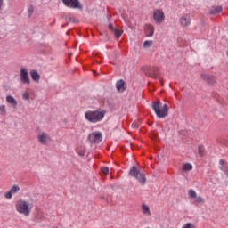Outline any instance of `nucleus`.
<instances>
[{"label":"nucleus","mask_w":228,"mask_h":228,"mask_svg":"<svg viewBox=\"0 0 228 228\" xmlns=\"http://www.w3.org/2000/svg\"><path fill=\"white\" fill-rule=\"evenodd\" d=\"M198 151H199V156H200L201 158H203V156H206V151H204V146L199 145Z\"/></svg>","instance_id":"b1692460"},{"label":"nucleus","mask_w":228,"mask_h":228,"mask_svg":"<svg viewBox=\"0 0 228 228\" xmlns=\"http://www.w3.org/2000/svg\"><path fill=\"white\" fill-rule=\"evenodd\" d=\"M5 99H6V102L8 104H11V106H12V108H17L18 102H17V100L13 96L7 95Z\"/></svg>","instance_id":"2eb2a0df"},{"label":"nucleus","mask_w":228,"mask_h":228,"mask_svg":"<svg viewBox=\"0 0 228 228\" xmlns=\"http://www.w3.org/2000/svg\"><path fill=\"white\" fill-rule=\"evenodd\" d=\"M116 88L118 92H126L127 86H126V82H124V80L120 79L116 83Z\"/></svg>","instance_id":"4468645a"},{"label":"nucleus","mask_w":228,"mask_h":228,"mask_svg":"<svg viewBox=\"0 0 228 228\" xmlns=\"http://www.w3.org/2000/svg\"><path fill=\"white\" fill-rule=\"evenodd\" d=\"M194 202L195 204H205L206 203V200H204L202 198V196H197L196 198H194Z\"/></svg>","instance_id":"412c9836"},{"label":"nucleus","mask_w":228,"mask_h":228,"mask_svg":"<svg viewBox=\"0 0 228 228\" xmlns=\"http://www.w3.org/2000/svg\"><path fill=\"white\" fill-rule=\"evenodd\" d=\"M151 108L159 118L168 117V105L164 104L161 108V102L157 101L152 102Z\"/></svg>","instance_id":"7ed1b4c3"},{"label":"nucleus","mask_w":228,"mask_h":228,"mask_svg":"<svg viewBox=\"0 0 228 228\" xmlns=\"http://www.w3.org/2000/svg\"><path fill=\"white\" fill-rule=\"evenodd\" d=\"M109 29H110V31H115V28H113V24H109Z\"/></svg>","instance_id":"2f4dec72"},{"label":"nucleus","mask_w":228,"mask_h":228,"mask_svg":"<svg viewBox=\"0 0 228 228\" xmlns=\"http://www.w3.org/2000/svg\"><path fill=\"white\" fill-rule=\"evenodd\" d=\"M20 79L23 85H29L31 80L29 79V73H28V69L26 68L20 69Z\"/></svg>","instance_id":"1a4fd4ad"},{"label":"nucleus","mask_w":228,"mask_h":228,"mask_svg":"<svg viewBox=\"0 0 228 228\" xmlns=\"http://www.w3.org/2000/svg\"><path fill=\"white\" fill-rule=\"evenodd\" d=\"M142 211L143 215H147L148 216H151V208H149V206L142 204Z\"/></svg>","instance_id":"a211bd4d"},{"label":"nucleus","mask_w":228,"mask_h":228,"mask_svg":"<svg viewBox=\"0 0 228 228\" xmlns=\"http://www.w3.org/2000/svg\"><path fill=\"white\" fill-rule=\"evenodd\" d=\"M17 213L24 216H29L33 211L34 205L28 200L20 199L15 203Z\"/></svg>","instance_id":"f257e3e1"},{"label":"nucleus","mask_w":228,"mask_h":228,"mask_svg":"<svg viewBox=\"0 0 228 228\" xmlns=\"http://www.w3.org/2000/svg\"><path fill=\"white\" fill-rule=\"evenodd\" d=\"M30 77H32V79L36 82L38 83L40 81V74H38V72H37V70L32 69L29 72Z\"/></svg>","instance_id":"f3484780"},{"label":"nucleus","mask_w":228,"mask_h":228,"mask_svg":"<svg viewBox=\"0 0 228 228\" xmlns=\"http://www.w3.org/2000/svg\"><path fill=\"white\" fill-rule=\"evenodd\" d=\"M129 174L132 177H134L135 179H137V181H139L140 184L143 185L147 183L145 175L143 173L140 172V170L136 167H133L130 169Z\"/></svg>","instance_id":"20e7f679"},{"label":"nucleus","mask_w":228,"mask_h":228,"mask_svg":"<svg viewBox=\"0 0 228 228\" xmlns=\"http://www.w3.org/2000/svg\"><path fill=\"white\" fill-rule=\"evenodd\" d=\"M159 69L158 68H155L154 69H153V71L151 73V77H153L154 79H156V77H158V76H159Z\"/></svg>","instance_id":"a878e982"},{"label":"nucleus","mask_w":228,"mask_h":228,"mask_svg":"<svg viewBox=\"0 0 228 228\" xmlns=\"http://www.w3.org/2000/svg\"><path fill=\"white\" fill-rule=\"evenodd\" d=\"M132 127H134V129H136V127H138V125L136 123H133L132 124Z\"/></svg>","instance_id":"72a5a7b5"},{"label":"nucleus","mask_w":228,"mask_h":228,"mask_svg":"<svg viewBox=\"0 0 228 228\" xmlns=\"http://www.w3.org/2000/svg\"><path fill=\"white\" fill-rule=\"evenodd\" d=\"M200 78L203 81H206V83H208V85H210V86H215V85H216V77L213 75L201 74Z\"/></svg>","instance_id":"9b49d317"},{"label":"nucleus","mask_w":228,"mask_h":228,"mask_svg":"<svg viewBox=\"0 0 228 228\" xmlns=\"http://www.w3.org/2000/svg\"><path fill=\"white\" fill-rule=\"evenodd\" d=\"M144 33L146 37H154V26L146 24L144 26Z\"/></svg>","instance_id":"ddd939ff"},{"label":"nucleus","mask_w":228,"mask_h":228,"mask_svg":"<svg viewBox=\"0 0 228 228\" xmlns=\"http://www.w3.org/2000/svg\"><path fill=\"white\" fill-rule=\"evenodd\" d=\"M19 191H20V186L13 184L9 191L4 193V199H6L7 200H12L13 195L19 193Z\"/></svg>","instance_id":"0eeeda50"},{"label":"nucleus","mask_w":228,"mask_h":228,"mask_svg":"<svg viewBox=\"0 0 228 228\" xmlns=\"http://www.w3.org/2000/svg\"><path fill=\"white\" fill-rule=\"evenodd\" d=\"M7 113L6 105H0V115H2V117H6Z\"/></svg>","instance_id":"4be33fe9"},{"label":"nucleus","mask_w":228,"mask_h":228,"mask_svg":"<svg viewBox=\"0 0 228 228\" xmlns=\"http://www.w3.org/2000/svg\"><path fill=\"white\" fill-rule=\"evenodd\" d=\"M33 12H34V8L32 5H30L28 10V17H31V15H33Z\"/></svg>","instance_id":"7c9ffc66"},{"label":"nucleus","mask_w":228,"mask_h":228,"mask_svg":"<svg viewBox=\"0 0 228 228\" xmlns=\"http://www.w3.org/2000/svg\"><path fill=\"white\" fill-rule=\"evenodd\" d=\"M88 140L91 143H101L102 142V134L101 132H93L89 134Z\"/></svg>","instance_id":"9d476101"},{"label":"nucleus","mask_w":228,"mask_h":228,"mask_svg":"<svg viewBox=\"0 0 228 228\" xmlns=\"http://www.w3.org/2000/svg\"><path fill=\"white\" fill-rule=\"evenodd\" d=\"M4 3V0H0V10H3Z\"/></svg>","instance_id":"473e14b6"},{"label":"nucleus","mask_w":228,"mask_h":228,"mask_svg":"<svg viewBox=\"0 0 228 228\" xmlns=\"http://www.w3.org/2000/svg\"><path fill=\"white\" fill-rule=\"evenodd\" d=\"M37 142L41 143V145H47L51 143V136L45 132H40L37 136Z\"/></svg>","instance_id":"423d86ee"},{"label":"nucleus","mask_w":228,"mask_h":228,"mask_svg":"<svg viewBox=\"0 0 228 228\" xmlns=\"http://www.w3.org/2000/svg\"><path fill=\"white\" fill-rule=\"evenodd\" d=\"M188 195L191 199H197V192L193 189L188 191Z\"/></svg>","instance_id":"393cba45"},{"label":"nucleus","mask_w":228,"mask_h":228,"mask_svg":"<svg viewBox=\"0 0 228 228\" xmlns=\"http://www.w3.org/2000/svg\"><path fill=\"white\" fill-rule=\"evenodd\" d=\"M182 228H196L195 224H191V223H186L185 224H183L182 226Z\"/></svg>","instance_id":"cd10ccee"},{"label":"nucleus","mask_w":228,"mask_h":228,"mask_svg":"<svg viewBox=\"0 0 228 228\" xmlns=\"http://www.w3.org/2000/svg\"><path fill=\"white\" fill-rule=\"evenodd\" d=\"M180 24L181 26H183L184 28L190 26L191 24V18L188 14H183L180 18Z\"/></svg>","instance_id":"f8f14e48"},{"label":"nucleus","mask_w":228,"mask_h":228,"mask_svg":"<svg viewBox=\"0 0 228 228\" xmlns=\"http://www.w3.org/2000/svg\"><path fill=\"white\" fill-rule=\"evenodd\" d=\"M102 172L104 174V175H108L110 174V168L109 167H102Z\"/></svg>","instance_id":"c85d7f7f"},{"label":"nucleus","mask_w":228,"mask_h":228,"mask_svg":"<svg viewBox=\"0 0 228 228\" xmlns=\"http://www.w3.org/2000/svg\"><path fill=\"white\" fill-rule=\"evenodd\" d=\"M219 164L221 165V167H219L220 170H223V172H224V174L228 177V165H227V163H225V160L220 159Z\"/></svg>","instance_id":"dca6fc26"},{"label":"nucleus","mask_w":228,"mask_h":228,"mask_svg":"<svg viewBox=\"0 0 228 228\" xmlns=\"http://www.w3.org/2000/svg\"><path fill=\"white\" fill-rule=\"evenodd\" d=\"M151 45H152V41H145L142 45V46L145 48L151 47Z\"/></svg>","instance_id":"c756f323"},{"label":"nucleus","mask_w":228,"mask_h":228,"mask_svg":"<svg viewBox=\"0 0 228 228\" xmlns=\"http://www.w3.org/2000/svg\"><path fill=\"white\" fill-rule=\"evenodd\" d=\"M153 19L157 24H161L165 20V12H163V10H155L153 12Z\"/></svg>","instance_id":"6e6552de"},{"label":"nucleus","mask_w":228,"mask_h":228,"mask_svg":"<svg viewBox=\"0 0 228 228\" xmlns=\"http://www.w3.org/2000/svg\"><path fill=\"white\" fill-rule=\"evenodd\" d=\"M113 33H114V35H115L116 38L118 40V38H120V37H122V34L124 33V31H122V30H120V29L115 28V29L113 30Z\"/></svg>","instance_id":"5701e85b"},{"label":"nucleus","mask_w":228,"mask_h":228,"mask_svg":"<svg viewBox=\"0 0 228 228\" xmlns=\"http://www.w3.org/2000/svg\"><path fill=\"white\" fill-rule=\"evenodd\" d=\"M64 6L71 10H79L83 12V4L79 0H62Z\"/></svg>","instance_id":"39448f33"},{"label":"nucleus","mask_w":228,"mask_h":228,"mask_svg":"<svg viewBox=\"0 0 228 228\" xmlns=\"http://www.w3.org/2000/svg\"><path fill=\"white\" fill-rule=\"evenodd\" d=\"M182 169L184 172H190V171L193 170V166L190 163H185V164L183 165Z\"/></svg>","instance_id":"aec40b11"},{"label":"nucleus","mask_w":228,"mask_h":228,"mask_svg":"<svg viewBox=\"0 0 228 228\" xmlns=\"http://www.w3.org/2000/svg\"><path fill=\"white\" fill-rule=\"evenodd\" d=\"M105 115L106 111L103 110H88L85 112V118L88 122H92V124H97V122H101L104 118Z\"/></svg>","instance_id":"f03ea898"},{"label":"nucleus","mask_w":228,"mask_h":228,"mask_svg":"<svg viewBox=\"0 0 228 228\" xmlns=\"http://www.w3.org/2000/svg\"><path fill=\"white\" fill-rule=\"evenodd\" d=\"M21 95H22V99L24 101H29V92L25 91V92L22 93Z\"/></svg>","instance_id":"bb28decb"},{"label":"nucleus","mask_w":228,"mask_h":228,"mask_svg":"<svg viewBox=\"0 0 228 228\" xmlns=\"http://www.w3.org/2000/svg\"><path fill=\"white\" fill-rule=\"evenodd\" d=\"M222 10H223L222 6L214 7V8L209 12V14H210V15H216V13H221Z\"/></svg>","instance_id":"6ab92c4d"},{"label":"nucleus","mask_w":228,"mask_h":228,"mask_svg":"<svg viewBox=\"0 0 228 228\" xmlns=\"http://www.w3.org/2000/svg\"><path fill=\"white\" fill-rule=\"evenodd\" d=\"M69 56H72V53H69Z\"/></svg>","instance_id":"f704fd0d"}]
</instances>
